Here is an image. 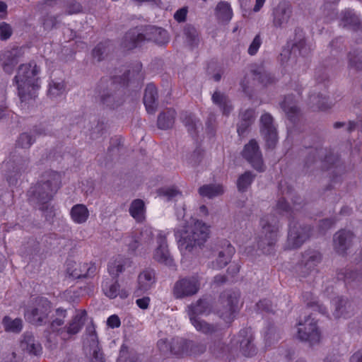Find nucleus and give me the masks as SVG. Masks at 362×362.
<instances>
[{
	"label": "nucleus",
	"instance_id": "cd10ccee",
	"mask_svg": "<svg viewBox=\"0 0 362 362\" xmlns=\"http://www.w3.org/2000/svg\"><path fill=\"white\" fill-rule=\"evenodd\" d=\"M216 16L223 23L229 22L233 17V10L230 4L226 1L218 3L216 8Z\"/></svg>",
	"mask_w": 362,
	"mask_h": 362
},
{
	"label": "nucleus",
	"instance_id": "0e129e2a",
	"mask_svg": "<svg viewBox=\"0 0 362 362\" xmlns=\"http://www.w3.org/2000/svg\"><path fill=\"white\" fill-rule=\"evenodd\" d=\"M257 306L259 310H266V311H272L271 304L270 301L269 300H260L257 304Z\"/></svg>",
	"mask_w": 362,
	"mask_h": 362
},
{
	"label": "nucleus",
	"instance_id": "58836bf2",
	"mask_svg": "<svg viewBox=\"0 0 362 362\" xmlns=\"http://www.w3.org/2000/svg\"><path fill=\"white\" fill-rule=\"evenodd\" d=\"M65 91V85L63 81H52L49 84L48 96L55 100L62 96Z\"/></svg>",
	"mask_w": 362,
	"mask_h": 362
},
{
	"label": "nucleus",
	"instance_id": "ea45409f",
	"mask_svg": "<svg viewBox=\"0 0 362 362\" xmlns=\"http://www.w3.org/2000/svg\"><path fill=\"white\" fill-rule=\"evenodd\" d=\"M332 304L335 307V310L333 313L335 317H339L341 316H344V317H346L345 310H346L347 306L349 307L347 300L341 297H337L333 300Z\"/></svg>",
	"mask_w": 362,
	"mask_h": 362
},
{
	"label": "nucleus",
	"instance_id": "393cba45",
	"mask_svg": "<svg viewBox=\"0 0 362 362\" xmlns=\"http://www.w3.org/2000/svg\"><path fill=\"white\" fill-rule=\"evenodd\" d=\"M22 349L26 351L28 353L33 355H38L42 351L41 345L37 342L33 336L26 334L23 337V339L21 343Z\"/></svg>",
	"mask_w": 362,
	"mask_h": 362
},
{
	"label": "nucleus",
	"instance_id": "2f4dec72",
	"mask_svg": "<svg viewBox=\"0 0 362 362\" xmlns=\"http://www.w3.org/2000/svg\"><path fill=\"white\" fill-rule=\"evenodd\" d=\"M175 112L173 109L167 110L161 113L158 119V126L160 129H166L170 128L173 123Z\"/></svg>",
	"mask_w": 362,
	"mask_h": 362
},
{
	"label": "nucleus",
	"instance_id": "49530a36",
	"mask_svg": "<svg viewBox=\"0 0 362 362\" xmlns=\"http://www.w3.org/2000/svg\"><path fill=\"white\" fill-rule=\"evenodd\" d=\"M254 176L250 172H246L239 177L237 181V186L239 191L244 192L250 185Z\"/></svg>",
	"mask_w": 362,
	"mask_h": 362
},
{
	"label": "nucleus",
	"instance_id": "4d7b16f0",
	"mask_svg": "<svg viewBox=\"0 0 362 362\" xmlns=\"http://www.w3.org/2000/svg\"><path fill=\"white\" fill-rule=\"evenodd\" d=\"M107 325L112 329L117 328L120 326L121 321L117 315H112L107 318Z\"/></svg>",
	"mask_w": 362,
	"mask_h": 362
},
{
	"label": "nucleus",
	"instance_id": "4c0bfd02",
	"mask_svg": "<svg viewBox=\"0 0 362 362\" xmlns=\"http://www.w3.org/2000/svg\"><path fill=\"white\" fill-rule=\"evenodd\" d=\"M281 107L291 119H292L298 112V108L291 95L285 98L284 100L281 103Z\"/></svg>",
	"mask_w": 362,
	"mask_h": 362
},
{
	"label": "nucleus",
	"instance_id": "6e6d98bb",
	"mask_svg": "<svg viewBox=\"0 0 362 362\" xmlns=\"http://www.w3.org/2000/svg\"><path fill=\"white\" fill-rule=\"evenodd\" d=\"M183 122L188 127L189 132L197 127V121L192 115H185L183 118Z\"/></svg>",
	"mask_w": 362,
	"mask_h": 362
},
{
	"label": "nucleus",
	"instance_id": "13d9d810",
	"mask_svg": "<svg viewBox=\"0 0 362 362\" xmlns=\"http://www.w3.org/2000/svg\"><path fill=\"white\" fill-rule=\"evenodd\" d=\"M349 65L350 68H355L356 69H362V61L361 60V57L358 55L354 57L350 56Z\"/></svg>",
	"mask_w": 362,
	"mask_h": 362
},
{
	"label": "nucleus",
	"instance_id": "338daca9",
	"mask_svg": "<svg viewBox=\"0 0 362 362\" xmlns=\"http://www.w3.org/2000/svg\"><path fill=\"white\" fill-rule=\"evenodd\" d=\"M18 177V172L15 171L7 175V181L10 185H15L17 184Z\"/></svg>",
	"mask_w": 362,
	"mask_h": 362
},
{
	"label": "nucleus",
	"instance_id": "423d86ee",
	"mask_svg": "<svg viewBox=\"0 0 362 362\" xmlns=\"http://www.w3.org/2000/svg\"><path fill=\"white\" fill-rule=\"evenodd\" d=\"M211 313V305L205 299H199L196 303L192 304L187 308V314L194 328L204 334H212L216 331V327L199 318V315H207Z\"/></svg>",
	"mask_w": 362,
	"mask_h": 362
},
{
	"label": "nucleus",
	"instance_id": "bf43d9fd",
	"mask_svg": "<svg viewBox=\"0 0 362 362\" xmlns=\"http://www.w3.org/2000/svg\"><path fill=\"white\" fill-rule=\"evenodd\" d=\"M80 296V293L76 289L70 288L69 290H66L64 293V298H66L67 300L74 302L75 300Z\"/></svg>",
	"mask_w": 362,
	"mask_h": 362
},
{
	"label": "nucleus",
	"instance_id": "e433bc0d",
	"mask_svg": "<svg viewBox=\"0 0 362 362\" xmlns=\"http://www.w3.org/2000/svg\"><path fill=\"white\" fill-rule=\"evenodd\" d=\"M2 324L6 332L18 333L23 327L22 320L20 318L11 319L6 316L2 320Z\"/></svg>",
	"mask_w": 362,
	"mask_h": 362
},
{
	"label": "nucleus",
	"instance_id": "9d476101",
	"mask_svg": "<svg viewBox=\"0 0 362 362\" xmlns=\"http://www.w3.org/2000/svg\"><path fill=\"white\" fill-rule=\"evenodd\" d=\"M272 22L276 28H285L293 22L291 5L287 1L280 2L272 11Z\"/></svg>",
	"mask_w": 362,
	"mask_h": 362
},
{
	"label": "nucleus",
	"instance_id": "7c9ffc66",
	"mask_svg": "<svg viewBox=\"0 0 362 362\" xmlns=\"http://www.w3.org/2000/svg\"><path fill=\"white\" fill-rule=\"evenodd\" d=\"M223 192V187L221 185H206L199 189V194L202 197L209 199L221 195Z\"/></svg>",
	"mask_w": 362,
	"mask_h": 362
},
{
	"label": "nucleus",
	"instance_id": "680f3d73",
	"mask_svg": "<svg viewBox=\"0 0 362 362\" xmlns=\"http://www.w3.org/2000/svg\"><path fill=\"white\" fill-rule=\"evenodd\" d=\"M187 13V8H182L175 12V13L174 15V18L178 22H182L185 20Z\"/></svg>",
	"mask_w": 362,
	"mask_h": 362
},
{
	"label": "nucleus",
	"instance_id": "0eeeda50",
	"mask_svg": "<svg viewBox=\"0 0 362 362\" xmlns=\"http://www.w3.org/2000/svg\"><path fill=\"white\" fill-rule=\"evenodd\" d=\"M200 288V278L193 275L180 279L174 285L173 293L175 298L181 299L196 294Z\"/></svg>",
	"mask_w": 362,
	"mask_h": 362
},
{
	"label": "nucleus",
	"instance_id": "c756f323",
	"mask_svg": "<svg viewBox=\"0 0 362 362\" xmlns=\"http://www.w3.org/2000/svg\"><path fill=\"white\" fill-rule=\"evenodd\" d=\"M86 315V312L85 310L78 311L66 329V333L68 335L71 336L76 334L80 331L83 326Z\"/></svg>",
	"mask_w": 362,
	"mask_h": 362
},
{
	"label": "nucleus",
	"instance_id": "a19ab883",
	"mask_svg": "<svg viewBox=\"0 0 362 362\" xmlns=\"http://www.w3.org/2000/svg\"><path fill=\"white\" fill-rule=\"evenodd\" d=\"M117 362H143L140 356L135 354H129L127 348L122 346L120 349Z\"/></svg>",
	"mask_w": 362,
	"mask_h": 362
},
{
	"label": "nucleus",
	"instance_id": "8fccbe9b",
	"mask_svg": "<svg viewBox=\"0 0 362 362\" xmlns=\"http://www.w3.org/2000/svg\"><path fill=\"white\" fill-rule=\"evenodd\" d=\"M34 139L32 136L28 133H23L20 135L18 141L17 145L21 146V148H26L30 146V145L33 143Z\"/></svg>",
	"mask_w": 362,
	"mask_h": 362
},
{
	"label": "nucleus",
	"instance_id": "774afa93",
	"mask_svg": "<svg viewBox=\"0 0 362 362\" xmlns=\"http://www.w3.org/2000/svg\"><path fill=\"white\" fill-rule=\"evenodd\" d=\"M349 362H362V350L354 353L350 358Z\"/></svg>",
	"mask_w": 362,
	"mask_h": 362
},
{
	"label": "nucleus",
	"instance_id": "20e7f679",
	"mask_svg": "<svg viewBox=\"0 0 362 362\" xmlns=\"http://www.w3.org/2000/svg\"><path fill=\"white\" fill-rule=\"evenodd\" d=\"M38 73L39 69L33 62L22 64L18 68L14 81L22 102L34 99L37 96L40 88Z\"/></svg>",
	"mask_w": 362,
	"mask_h": 362
},
{
	"label": "nucleus",
	"instance_id": "9b49d317",
	"mask_svg": "<svg viewBox=\"0 0 362 362\" xmlns=\"http://www.w3.org/2000/svg\"><path fill=\"white\" fill-rule=\"evenodd\" d=\"M298 337L302 341H306L310 345L318 344L321 340V334L317 327L316 321L311 317L305 320L304 324L299 323Z\"/></svg>",
	"mask_w": 362,
	"mask_h": 362
},
{
	"label": "nucleus",
	"instance_id": "864d4df0",
	"mask_svg": "<svg viewBox=\"0 0 362 362\" xmlns=\"http://www.w3.org/2000/svg\"><path fill=\"white\" fill-rule=\"evenodd\" d=\"M12 34V28L8 23L2 22L0 23V38L2 40L8 39Z\"/></svg>",
	"mask_w": 362,
	"mask_h": 362
},
{
	"label": "nucleus",
	"instance_id": "a211bd4d",
	"mask_svg": "<svg viewBox=\"0 0 362 362\" xmlns=\"http://www.w3.org/2000/svg\"><path fill=\"white\" fill-rule=\"evenodd\" d=\"M309 237L308 229L306 228H297L296 224H289V231L288 236V247L295 249L300 247L305 240Z\"/></svg>",
	"mask_w": 362,
	"mask_h": 362
},
{
	"label": "nucleus",
	"instance_id": "39448f33",
	"mask_svg": "<svg viewBox=\"0 0 362 362\" xmlns=\"http://www.w3.org/2000/svg\"><path fill=\"white\" fill-rule=\"evenodd\" d=\"M262 235L258 243L259 248L263 253L269 254L272 247L277 240L279 220L275 215L263 216L260 220Z\"/></svg>",
	"mask_w": 362,
	"mask_h": 362
},
{
	"label": "nucleus",
	"instance_id": "dca6fc26",
	"mask_svg": "<svg viewBox=\"0 0 362 362\" xmlns=\"http://www.w3.org/2000/svg\"><path fill=\"white\" fill-rule=\"evenodd\" d=\"M243 156L257 170H264L262 155L255 140H251L245 146Z\"/></svg>",
	"mask_w": 362,
	"mask_h": 362
},
{
	"label": "nucleus",
	"instance_id": "412c9836",
	"mask_svg": "<svg viewBox=\"0 0 362 362\" xmlns=\"http://www.w3.org/2000/svg\"><path fill=\"white\" fill-rule=\"evenodd\" d=\"M119 287L117 281H105L102 284L103 292L107 298L114 299L119 296L122 299L127 298L129 294V291L125 288L119 289Z\"/></svg>",
	"mask_w": 362,
	"mask_h": 362
},
{
	"label": "nucleus",
	"instance_id": "f03ea898",
	"mask_svg": "<svg viewBox=\"0 0 362 362\" xmlns=\"http://www.w3.org/2000/svg\"><path fill=\"white\" fill-rule=\"evenodd\" d=\"M169 232L153 230L151 228H146L140 233L139 240L134 235H126L123 238L124 243L132 251L138 248L139 243H146L151 240L153 237L156 238L157 247L153 251V258L155 261L170 266L173 264V258L170 255L166 238Z\"/></svg>",
	"mask_w": 362,
	"mask_h": 362
},
{
	"label": "nucleus",
	"instance_id": "f8f14e48",
	"mask_svg": "<svg viewBox=\"0 0 362 362\" xmlns=\"http://www.w3.org/2000/svg\"><path fill=\"white\" fill-rule=\"evenodd\" d=\"M156 283L155 271L152 269H145L139 272L136 280V286L134 290L136 296H141L148 293Z\"/></svg>",
	"mask_w": 362,
	"mask_h": 362
},
{
	"label": "nucleus",
	"instance_id": "2eb2a0df",
	"mask_svg": "<svg viewBox=\"0 0 362 362\" xmlns=\"http://www.w3.org/2000/svg\"><path fill=\"white\" fill-rule=\"evenodd\" d=\"M260 122L261 132L266 141L267 146L269 148H274L277 142V134L273 124L272 117L269 114L265 113L262 115Z\"/></svg>",
	"mask_w": 362,
	"mask_h": 362
},
{
	"label": "nucleus",
	"instance_id": "1a4fd4ad",
	"mask_svg": "<svg viewBox=\"0 0 362 362\" xmlns=\"http://www.w3.org/2000/svg\"><path fill=\"white\" fill-rule=\"evenodd\" d=\"M95 263L69 262L66 265L67 274L74 279H92L97 274Z\"/></svg>",
	"mask_w": 362,
	"mask_h": 362
},
{
	"label": "nucleus",
	"instance_id": "052dcab7",
	"mask_svg": "<svg viewBox=\"0 0 362 362\" xmlns=\"http://www.w3.org/2000/svg\"><path fill=\"white\" fill-rule=\"evenodd\" d=\"M151 299L148 296H144L136 300V305L142 309L146 310L148 308Z\"/></svg>",
	"mask_w": 362,
	"mask_h": 362
},
{
	"label": "nucleus",
	"instance_id": "37998d69",
	"mask_svg": "<svg viewBox=\"0 0 362 362\" xmlns=\"http://www.w3.org/2000/svg\"><path fill=\"white\" fill-rule=\"evenodd\" d=\"M241 119L243 122L238 127V132L239 135H241L244 133L247 127L250 124V123L253 121L254 119V110H247L244 113H241Z\"/></svg>",
	"mask_w": 362,
	"mask_h": 362
},
{
	"label": "nucleus",
	"instance_id": "69168bd1",
	"mask_svg": "<svg viewBox=\"0 0 362 362\" xmlns=\"http://www.w3.org/2000/svg\"><path fill=\"white\" fill-rule=\"evenodd\" d=\"M101 100L103 104L106 105L107 106H110L112 108H114L115 105L112 103V102L115 100V98L113 95H103L101 97Z\"/></svg>",
	"mask_w": 362,
	"mask_h": 362
},
{
	"label": "nucleus",
	"instance_id": "3c124183",
	"mask_svg": "<svg viewBox=\"0 0 362 362\" xmlns=\"http://www.w3.org/2000/svg\"><path fill=\"white\" fill-rule=\"evenodd\" d=\"M56 313L59 317L54 320L51 323V328L53 331L57 330V327L64 324V319L66 317L65 310L59 308L56 310Z\"/></svg>",
	"mask_w": 362,
	"mask_h": 362
},
{
	"label": "nucleus",
	"instance_id": "5701e85b",
	"mask_svg": "<svg viewBox=\"0 0 362 362\" xmlns=\"http://www.w3.org/2000/svg\"><path fill=\"white\" fill-rule=\"evenodd\" d=\"M157 90L153 84H148L145 90L144 103L148 113H153L156 108Z\"/></svg>",
	"mask_w": 362,
	"mask_h": 362
},
{
	"label": "nucleus",
	"instance_id": "ddd939ff",
	"mask_svg": "<svg viewBox=\"0 0 362 362\" xmlns=\"http://www.w3.org/2000/svg\"><path fill=\"white\" fill-rule=\"evenodd\" d=\"M221 301L223 309L218 310V313L224 321L230 322L233 320L238 309V295L235 293L223 294L221 296Z\"/></svg>",
	"mask_w": 362,
	"mask_h": 362
},
{
	"label": "nucleus",
	"instance_id": "72a5a7b5",
	"mask_svg": "<svg viewBox=\"0 0 362 362\" xmlns=\"http://www.w3.org/2000/svg\"><path fill=\"white\" fill-rule=\"evenodd\" d=\"M212 100L214 104L217 105L222 110L224 115H228L231 111L232 106L228 98L220 92H214L212 95Z\"/></svg>",
	"mask_w": 362,
	"mask_h": 362
},
{
	"label": "nucleus",
	"instance_id": "f257e3e1",
	"mask_svg": "<svg viewBox=\"0 0 362 362\" xmlns=\"http://www.w3.org/2000/svg\"><path fill=\"white\" fill-rule=\"evenodd\" d=\"M183 218L175 235L181 254L188 256L197 246L206 241L209 235V226L193 218L188 220L185 214Z\"/></svg>",
	"mask_w": 362,
	"mask_h": 362
},
{
	"label": "nucleus",
	"instance_id": "b1692460",
	"mask_svg": "<svg viewBox=\"0 0 362 362\" xmlns=\"http://www.w3.org/2000/svg\"><path fill=\"white\" fill-rule=\"evenodd\" d=\"M353 234L348 230H341L337 233L334 237V243L338 252H344L349 245Z\"/></svg>",
	"mask_w": 362,
	"mask_h": 362
},
{
	"label": "nucleus",
	"instance_id": "a878e982",
	"mask_svg": "<svg viewBox=\"0 0 362 362\" xmlns=\"http://www.w3.org/2000/svg\"><path fill=\"white\" fill-rule=\"evenodd\" d=\"M19 53V50L18 49H13L11 51H6L3 54V58H0V60L2 62L1 64L4 70L10 74L12 72L14 66L17 64L18 61L16 58L17 54Z\"/></svg>",
	"mask_w": 362,
	"mask_h": 362
},
{
	"label": "nucleus",
	"instance_id": "473e14b6",
	"mask_svg": "<svg viewBox=\"0 0 362 362\" xmlns=\"http://www.w3.org/2000/svg\"><path fill=\"white\" fill-rule=\"evenodd\" d=\"M129 213L137 221H142L145 218L144 202L141 199L133 201L129 208Z\"/></svg>",
	"mask_w": 362,
	"mask_h": 362
},
{
	"label": "nucleus",
	"instance_id": "c03bdc74",
	"mask_svg": "<svg viewBox=\"0 0 362 362\" xmlns=\"http://www.w3.org/2000/svg\"><path fill=\"white\" fill-rule=\"evenodd\" d=\"M151 33L153 35L152 40L157 44L163 45L168 42L169 37L168 32L160 28H153L151 29Z\"/></svg>",
	"mask_w": 362,
	"mask_h": 362
},
{
	"label": "nucleus",
	"instance_id": "6ab92c4d",
	"mask_svg": "<svg viewBox=\"0 0 362 362\" xmlns=\"http://www.w3.org/2000/svg\"><path fill=\"white\" fill-rule=\"evenodd\" d=\"M88 335L86 341L89 342L90 351L92 353L91 362H105L103 354L98 346V337L94 327L88 328Z\"/></svg>",
	"mask_w": 362,
	"mask_h": 362
},
{
	"label": "nucleus",
	"instance_id": "5fc2aeb1",
	"mask_svg": "<svg viewBox=\"0 0 362 362\" xmlns=\"http://www.w3.org/2000/svg\"><path fill=\"white\" fill-rule=\"evenodd\" d=\"M262 45V39L259 35H257L251 42L248 48V54L250 55H255Z\"/></svg>",
	"mask_w": 362,
	"mask_h": 362
},
{
	"label": "nucleus",
	"instance_id": "6e6552de",
	"mask_svg": "<svg viewBox=\"0 0 362 362\" xmlns=\"http://www.w3.org/2000/svg\"><path fill=\"white\" fill-rule=\"evenodd\" d=\"M252 334L250 329L246 328L240 331L237 337L231 340L230 346H227V351L239 349L245 356H252L255 353V349L252 344Z\"/></svg>",
	"mask_w": 362,
	"mask_h": 362
},
{
	"label": "nucleus",
	"instance_id": "c9c22d12",
	"mask_svg": "<svg viewBox=\"0 0 362 362\" xmlns=\"http://www.w3.org/2000/svg\"><path fill=\"white\" fill-rule=\"evenodd\" d=\"M141 70V64H136L134 69L132 71H128V72L124 74L122 76L118 78L115 77L114 78V82H119L122 85L126 84V83L129 82L132 79H141V76L140 75V72Z\"/></svg>",
	"mask_w": 362,
	"mask_h": 362
},
{
	"label": "nucleus",
	"instance_id": "4be33fe9",
	"mask_svg": "<svg viewBox=\"0 0 362 362\" xmlns=\"http://www.w3.org/2000/svg\"><path fill=\"white\" fill-rule=\"evenodd\" d=\"M69 215L74 223L83 224L88 219L90 212L86 205L76 204L71 207Z\"/></svg>",
	"mask_w": 362,
	"mask_h": 362
},
{
	"label": "nucleus",
	"instance_id": "e2e57ef3",
	"mask_svg": "<svg viewBox=\"0 0 362 362\" xmlns=\"http://www.w3.org/2000/svg\"><path fill=\"white\" fill-rule=\"evenodd\" d=\"M334 126L335 128H340L345 126L349 132H351L356 127L357 124L354 122H349L348 124L338 122H336Z\"/></svg>",
	"mask_w": 362,
	"mask_h": 362
},
{
	"label": "nucleus",
	"instance_id": "a18cd8bd",
	"mask_svg": "<svg viewBox=\"0 0 362 362\" xmlns=\"http://www.w3.org/2000/svg\"><path fill=\"white\" fill-rule=\"evenodd\" d=\"M309 100L313 107L316 106L320 110H325L330 107V105L327 103V98L322 96V95L313 94L310 95Z\"/></svg>",
	"mask_w": 362,
	"mask_h": 362
},
{
	"label": "nucleus",
	"instance_id": "f3484780",
	"mask_svg": "<svg viewBox=\"0 0 362 362\" xmlns=\"http://www.w3.org/2000/svg\"><path fill=\"white\" fill-rule=\"evenodd\" d=\"M234 252V247L228 240L222 241L221 244L218 246L217 257L216 260L213 262V267L215 269H221L226 267L230 261Z\"/></svg>",
	"mask_w": 362,
	"mask_h": 362
},
{
	"label": "nucleus",
	"instance_id": "79ce46f5",
	"mask_svg": "<svg viewBox=\"0 0 362 362\" xmlns=\"http://www.w3.org/2000/svg\"><path fill=\"white\" fill-rule=\"evenodd\" d=\"M110 50L109 42L98 44L93 50V57L97 61H101Z\"/></svg>",
	"mask_w": 362,
	"mask_h": 362
},
{
	"label": "nucleus",
	"instance_id": "f704fd0d",
	"mask_svg": "<svg viewBox=\"0 0 362 362\" xmlns=\"http://www.w3.org/2000/svg\"><path fill=\"white\" fill-rule=\"evenodd\" d=\"M321 260L320 254L314 250L309 251L303 255L302 262L305 269L310 270L314 268Z\"/></svg>",
	"mask_w": 362,
	"mask_h": 362
},
{
	"label": "nucleus",
	"instance_id": "4468645a",
	"mask_svg": "<svg viewBox=\"0 0 362 362\" xmlns=\"http://www.w3.org/2000/svg\"><path fill=\"white\" fill-rule=\"evenodd\" d=\"M50 310V303L47 299L40 298L38 299L35 308L27 310L25 313V318L33 324H40L47 318Z\"/></svg>",
	"mask_w": 362,
	"mask_h": 362
},
{
	"label": "nucleus",
	"instance_id": "de8ad7c7",
	"mask_svg": "<svg viewBox=\"0 0 362 362\" xmlns=\"http://www.w3.org/2000/svg\"><path fill=\"white\" fill-rule=\"evenodd\" d=\"M143 34L137 33L136 30H133L129 33H127L125 36V40H130V42L129 44H126L125 47L128 49H132L133 47H136L139 45V42L143 40L144 39Z\"/></svg>",
	"mask_w": 362,
	"mask_h": 362
},
{
	"label": "nucleus",
	"instance_id": "7ed1b4c3",
	"mask_svg": "<svg viewBox=\"0 0 362 362\" xmlns=\"http://www.w3.org/2000/svg\"><path fill=\"white\" fill-rule=\"evenodd\" d=\"M61 182L60 175L54 171L46 172L37 183L28 191L30 201L42 211L49 209V202L57 192Z\"/></svg>",
	"mask_w": 362,
	"mask_h": 362
},
{
	"label": "nucleus",
	"instance_id": "c85d7f7f",
	"mask_svg": "<svg viewBox=\"0 0 362 362\" xmlns=\"http://www.w3.org/2000/svg\"><path fill=\"white\" fill-rule=\"evenodd\" d=\"M341 24L344 27H349L357 30L360 27V19L352 10H346L341 13Z\"/></svg>",
	"mask_w": 362,
	"mask_h": 362
},
{
	"label": "nucleus",
	"instance_id": "603ef678",
	"mask_svg": "<svg viewBox=\"0 0 362 362\" xmlns=\"http://www.w3.org/2000/svg\"><path fill=\"white\" fill-rule=\"evenodd\" d=\"M291 210V208L286 203L284 198L280 199L278 201L276 209V213L281 215L288 214Z\"/></svg>",
	"mask_w": 362,
	"mask_h": 362
},
{
	"label": "nucleus",
	"instance_id": "aec40b11",
	"mask_svg": "<svg viewBox=\"0 0 362 362\" xmlns=\"http://www.w3.org/2000/svg\"><path fill=\"white\" fill-rule=\"evenodd\" d=\"M185 341L182 339H173L172 343L168 342L166 339H160L158 341V347L160 351L163 354L169 353L175 355H180L184 352L183 346Z\"/></svg>",
	"mask_w": 362,
	"mask_h": 362
},
{
	"label": "nucleus",
	"instance_id": "bb28decb",
	"mask_svg": "<svg viewBox=\"0 0 362 362\" xmlns=\"http://www.w3.org/2000/svg\"><path fill=\"white\" fill-rule=\"evenodd\" d=\"M127 259L118 255L109 262L107 270L109 274L114 278H117L124 269Z\"/></svg>",
	"mask_w": 362,
	"mask_h": 362
},
{
	"label": "nucleus",
	"instance_id": "09e8293b",
	"mask_svg": "<svg viewBox=\"0 0 362 362\" xmlns=\"http://www.w3.org/2000/svg\"><path fill=\"white\" fill-rule=\"evenodd\" d=\"M159 193L168 199H172L180 194V192L175 186L161 188Z\"/></svg>",
	"mask_w": 362,
	"mask_h": 362
}]
</instances>
